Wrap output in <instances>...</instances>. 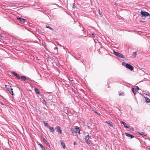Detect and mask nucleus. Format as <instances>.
<instances>
[{
    "label": "nucleus",
    "mask_w": 150,
    "mask_h": 150,
    "mask_svg": "<svg viewBox=\"0 0 150 150\" xmlns=\"http://www.w3.org/2000/svg\"><path fill=\"white\" fill-rule=\"evenodd\" d=\"M42 45H43L44 46H45V45L43 44V43H42Z\"/></svg>",
    "instance_id": "45"
},
{
    "label": "nucleus",
    "mask_w": 150,
    "mask_h": 150,
    "mask_svg": "<svg viewBox=\"0 0 150 150\" xmlns=\"http://www.w3.org/2000/svg\"><path fill=\"white\" fill-rule=\"evenodd\" d=\"M121 123L123 125L124 127L126 128H129L130 126L129 125V124L126 123L125 122H124L123 121H122Z\"/></svg>",
    "instance_id": "7"
},
{
    "label": "nucleus",
    "mask_w": 150,
    "mask_h": 150,
    "mask_svg": "<svg viewBox=\"0 0 150 150\" xmlns=\"http://www.w3.org/2000/svg\"><path fill=\"white\" fill-rule=\"evenodd\" d=\"M92 35L94 37H95V38H96L95 37V35H96V34L94 33H92Z\"/></svg>",
    "instance_id": "28"
},
{
    "label": "nucleus",
    "mask_w": 150,
    "mask_h": 150,
    "mask_svg": "<svg viewBox=\"0 0 150 150\" xmlns=\"http://www.w3.org/2000/svg\"><path fill=\"white\" fill-rule=\"evenodd\" d=\"M15 76H16V77L17 78V79H20V76L17 74V75H16Z\"/></svg>",
    "instance_id": "22"
},
{
    "label": "nucleus",
    "mask_w": 150,
    "mask_h": 150,
    "mask_svg": "<svg viewBox=\"0 0 150 150\" xmlns=\"http://www.w3.org/2000/svg\"><path fill=\"white\" fill-rule=\"evenodd\" d=\"M125 134L127 136L129 137H130L131 138H133L134 137V136L133 135H132L128 133H125Z\"/></svg>",
    "instance_id": "10"
},
{
    "label": "nucleus",
    "mask_w": 150,
    "mask_h": 150,
    "mask_svg": "<svg viewBox=\"0 0 150 150\" xmlns=\"http://www.w3.org/2000/svg\"><path fill=\"white\" fill-rule=\"evenodd\" d=\"M65 112L67 114L68 113V112L67 110Z\"/></svg>",
    "instance_id": "37"
},
{
    "label": "nucleus",
    "mask_w": 150,
    "mask_h": 150,
    "mask_svg": "<svg viewBox=\"0 0 150 150\" xmlns=\"http://www.w3.org/2000/svg\"><path fill=\"white\" fill-rule=\"evenodd\" d=\"M99 12L100 11V10L99 9Z\"/></svg>",
    "instance_id": "50"
},
{
    "label": "nucleus",
    "mask_w": 150,
    "mask_h": 150,
    "mask_svg": "<svg viewBox=\"0 0 150 150\" xmlns=\"http://www.w3.org/2000/svg\"><path fill=\"white\" fill-rule=\"evenodd\" d=\"M57 49H58V48H57V47H55V48H54V49L55 50H57Z\"/></svg>",
    "instance_id": "38"
},
{
    "label": "nucleus",
    "mask_w": 150,
    "mask_h": 150,
    "mask_svg": "<svg viewBox=\"0 0 150 150\" xmlns=\"http://www.w3.org/2000/svg\"><path fill=\"white\" fill-rule=\"evenodd\" d=\"M133 55L135 57H136V55H137V52H134L133 53Z\"/></svg>",
    "instance_id": "26"
},
{
    "label": "nucleus",
    "mask_w": 150,
    "mask_h": 150,
    "mask_svg": "<svg viewBox=\"0 0 150 150\" xmlns=\"http://www.w3.org/2000/svg\"><path fill=\"white\" fill-rule=\"evenodd\" d=\"M70 2V0H68L67 1V3L68 4V3H69Z\"/></svg>",
    "instance_id": "33"
},
{
    "label": "nucleus",
    "mask_w": 150,
    "mask_h": 150,
    "mask_svg": "<svg viewBox=\"0 0 150 150\" xmlns=\"http://www.w3.org/2000/svg\"><path fill=\"white\" fill-rule=\"evenodd\" d=\"M146 102L147 103H150V100L148 97H145Z\"/></svg>",
    "instance_id": "15"
},
{
    "label": "nucleus",
    "mask_w": 150,
    "mask_h": 150,
    "mask_svg": "<svg viewBox=\"0 0 150 150\" xmlns=\"http://www.w3.org/2000/svg\"><path fill=\"white\" fill-rule=\"evenodd\" d=\"M114 54L116 56L121 58H122L124 59L125 57V56L122 55V54L119 53L118 52L113 51Z\"/></svg>",
    "instance_id": "2"
},
{
    "label": "nucleus",
    "mask_w": 150,
    "mask_h": 150,
    "mask_svg": "<svg viewBox=\"0 0 150 150\" xmlns=\"http://www.w3.org/2000/svg\"><path fill=\"white\" fill-rule=\"evenodd\" d=\"M48 58H50L51 59H52V58L51 57H50V56H48Z\"/></svg>",
    "instance_id": "34"
},
{
    "label": "nucleus",
    "mask_w": 150,
    "mask_h": 150,
    "mask_svg": "<svg viewBox=\"0 0 150 150\" xmlns=\"http://www.w3.org/2000/svg\"><path fill=\"white\" fill-rule=\"evenodd\" d=\"M125 67L129 69L130 70L132 71L134 69L133 67L130 64L127 63L125 65Z\"/></svg>",
    "instance_id": "3"
},
{
    "label": "nucleus",
    "mask_w": 150,
    "mask_h": 150,
    "mask_svg": "<svg viewBox=\"0 0 150 150\" xmlns=\"http://www.w3.org/2000/svg\"><path fill=\"white\" fill-rule=\"evenodd\" d=\"M119 95L120 96L121 95V94H119Z\"/></svg>",
    "instance_id": "51"
},
{
    "label": "nucleus",
    "mask_w": 150,
    "mask_h": 150,
    "mask_svg": "<svg viewBox=\"0 0 150 150\" xmlns=\"http://www.w3.org/2000/svg\"><path fill=\"white\" fill-rule=\"evenodd\" d=\"M43 140L48 146H50V144L47 140H46L44 138H43Z\"/></svg>",
    "instance_id": "12"
},
{
    "label": "nucleus",
    "mask_w": 150,
    "mask_h": 150,
    "mask_svg": "<svg viewBox=\"0 0 150 150\" xmlns=\"http://www.w3.org/2000/svg\"><path fill=\"white\" fill-rule=\"evenodd\" d=\"M136 87L137 89L138 90H139L140 89L139 88V87L138 86H136Z\"/></svg>",
    "instance_id": "32"
},
{
    "label": "nucleus",
    "mask_w": 150,
    "mask_h": 150,
    "mask_svg": "<svg viewBox=\"0 0 150 150\" xmlns=\"http://www.w3.org/2000/svg\"><path fill=\"white\" fill-rule=\"evenodd\" d=\"M35 92L37 93V94H40V92H39V91L38 89V88H35Z\"/></svg>",
    "instance_id": "18"
},
{
    "label": "nucleus",
    "mask_w": 150,
    "mask_h": 150,
    "mask_svg": "<svg viewBox=\"0 0 150 150\" xmlns=\"http://www.w3.org/2000/svg\"><path fill=\"white\" fill-rule=\"evenodd\" d=\"M42 150H45V148L43 146L41 148Z\"/></svg>",
    "instance_id": "31"
},
{
    "label": "nucleus",
    "mask_w": 150,
    "mask_h": 150,
    "mask_svg": "<svg viewBox=\"0 0 150 150\" xmlns=\"http://www.w3.org/2000/svg\"><path fill=\"white\" fill-rule=\"evenodd\" d=\"M100 15L101 16V17L102 16V14L101 13H99Z\"/></svg>",
    "instance_id": "35"
},
{
    "label": "nucleus",
    "mask_w": 150,
    "mask_h": 150,
    "mask_svg": "<svg viewBox=\"0 0 150 150\" xmlns=\"http://www.w3.org/2000/svg\"><path fill=\"white\" fill-rule=\"evenodd\" d=\"M46 27L47 28H49L50 29L52 30H53V29L50 26H47V25H46Z\"/></svg>",
    "instance_id": "25"
},
{
    "label": "nucleus",
    "mask_w": 150,
    "mask_h": 150,
    "mask_svg": "<svg viewBox=\"0 0 150 150\" xmlns=\"http://www.w3.org/2000/svg\"><path fill=\"white\" fill-rule=\"evenodd\" d=\"M95 112V113H97V114H98V113H97V112L96 111Z\"/></svg>",
    "instance_id": "44"
},
{
    "label": "nucleus",
    "mask_w": 150,
    "mask_h": 150,
    "mask_svg": "<svg viewBox=\"0 0 150 150\" xmlns=\"http://www.w3.org/2000/svg\"><path fill=\"white\" fill-rule=\"evenodd\" d=\"M48 128L50 129V132L54 133V132L55 130L53 127H49Z\"/></svg>",
    "instance_id": "9"
},
{
    "label": "nucleus",
    "mask_w": 150,
    "mask_h": 150,
    "mask_svg": "<svg viewBox=\"0 0 150 150\" xmlns=\"http://www.w3.org/2000/svg\"><path fill=\"white\" fill-rule=\"evenodd\" d=\"M0 36H1V37H4V36H3V35H0Z\"/></svg>",
    "instance_id": "43"
},
{
    "label": "nucleus",
    "mask_w": 150,
    "mask_h": 150,
    "mask_svg": "<svg viewBox=\"0 0 150 150\" xmlns=\"http://www.w3.org/2000/svg\"><path fill=\"white\" fill-rule=\"evenodd\" d=\"M81 62H82V63H83V62H82V61L81 60Z\"/></svg>",
    "instance_id": "49"
},
{
    "label": "nucleus",
    "mask_w": 150,
    "mask_h": 150,
    "mask_svg": "<svg viewBox=\"0 0 150 150\" xmlns=\"http://www.w3.org/2000/svg\"><path fill=\"white\" fill-rule=\"evenodd\" d=\"M55 129L56 131L59 134H61L62 133V130L61 129L60 127L59 126L56 127L55 128Z\"/></svg>",
    "instance_id": "4"
},
{
    "label": "nucleus",
    "mask_w": 150,
    "mask_h": 150,
    "mask_svg": "<svg viewBox=\"0 0 150 150\" xmlns=\"http://www.w3.org/2000/svg\"><path fill=\"white\" fill-rule=\"evenodd\" d=\"M88 129H91V127L90 126H88Z\"/></svg>",
    "instance_id": "39"
},
{
    "label": "nucleus",
    "mask_w": 150,
    "mask_h": 150,
    "mask_svg": "<svg viewBox=\"0 0 150 150\" xmlns=\"http://www.w3.org/2000/svg\"><path fill=\"white\" fill-rule=\"evenodd\" d=\"M10 93L12 95V96H13L14 95V94L13 93V89H11L10 91H9Z\"/></svg>",
    "instance_id": "17"
},
{
    "label": "nucleus",
    "mask_w": 150,
    "mask_h": 150,
    "mask_svg": "<svg viewBox=\"0 0 150 150\" xmlns=\"http://www.w3.org/2000/svg\"><path fill=\"white\" fill-rule=\"evenodd\" d=\"M5 87L6 89L9 91L12 89L11 87L8 85H6Z\"/></svg>",
    "instance_id": "8"
},
{
    "label": "nucleus",
    "mask_w": 150,
    "mask_h": 150,
    "mask_svg": "<svg viewBox=\"0 0 150 150\" xmlns=\"http://www.w3.org/2000/svg\"><path fill=\"white\" fill-rule=\"evenodd\" d=\"M58 45H59L60 46H62L61 45H60L59 44H58Z\"/></svg>",
    "instance_id": "47"
},
{
    "label": "nucleus",
    "mask_w": 150,
    "mask_h": 150,
    "mask_svg": "<svg viewBox=\"0 0 150 150\" xmlns=\"http://www.w3.org/2000/svg\"><path fill=\"white\" fill-rule=\"evenodd\" d=\"M130 129L132 131H134V129L132 127H131L130 128Z\"/></svg>",
    "instance_id": "30"
},
{
    "label": "nucleus",
    "mask_w": 150,
    "mask_h": 150,
    "mask_svg": "<svg viewBox=\"0 0 150 150\" xmlns=\"http://www.w3.org/2000/svg\"><path fill=\"white\" fill-rule=\"evenodd\" d=\"M80 130L79 127L76 128V133H80Z\"/></svg>",
    "instance_id": "16"
},
{
    "label": "nucleus",
    "mask_w": 150,
    "mask_h": 150,
    "mask_svg": "<svg viewBox=\"0 0 150 150\" xmlns=\"http://www.w3.org/2000/svg\"><path fill=\"white\" fill-rule=\"evenodd\" d=\"M17 19L18 20H19L23 22V23H25V22H27V20L26 19H24L20 17H17Z\"/></svg>",
    "instance_id": "6"
},
{
    "label": "nucleus",
    "mask_w": 150,
    "mask_h": 150,
    "mask_svg": "<svg viewBox=\"0 0 150 150\" xmlns=\"http://www.w3.org/2000/svg\"><path fill=\"white\" fill-rule=\"evenodd\" d=\"M38 145L40 146L41 148L44 146L41 144L40 143L38 144Z\"/></svg>",
    "instance_id": "29"
},
{
    "label": "nucleus",
    "mask_w": 150,
    "mask_h": 150,
    "mask_svg": "<svg viewBox=\"0 0 150 150\" xmlns=\"http://www.w3.org/2000/svg\"><path fill=\"white\" fill-rule=\"evenodd\" d=\"M11 74H13V75L16 76V75H17V74L15 72H13L11 73Z\"/></svg>",
    "instance_id": "23"
},
{
    "label": "nucleus",
    "mask_w": 150,
    "mask_h": 150,
    "mask_svg": "<svg viewBox=\"0 0 150 150\" xmlns=\"http://www.w3.org/2000/svg\"><path fill=\"white\" fill-rule=\"evenodd\" d=\"M132 91L133 93L135 95L136 94V90L134 88H132Z\"/></svg>",
    "instance_id": "19"
},
{
    "label": "nucleus",
    "mask_w": 150,
    "mask_h": 150,
    "mask_svg": "<svg viewBox=\"0 0 150 150\" xmlns=\"http://www.w3.org/2000/svg\"><path fill=\"white\" fill-rule=\"evenodd\" d=\"M127 63H126L125 62H123L122 63V65H124V64H126Z\"/></svg>",
    "instance_id": "40"
},
{
    "label": "nucleus",
    "mask_w": 150,
    "mask_h": 150,
    "mask_svg": "<svg viewBox=\"0 0 150 150\" xmlns=\"http://www.w3.org/2000/svg\"><path fill=\"white\" fill-rule=\"evenodd\" d=\"M75 58H76V59L78 60V59L76 58L75 57H74Z\"/></svg>",
    "instance_id": "46"
},
{
    "label": "nucleus",
    "mask_w": 150,
    "mask_h": 150,
    "mask_svg": "<svg viewBox=\"0 0 150 150\" xmlns=\"http://www.w3.org/2000/svg\"><path fill=\"white\" fill-rule=\"evenodd\" d=\"M106 123L108 124V125L111 127H113L112 123V122L109 121H106Z\"/></svg>",
    "instance_id": "11"
},
{
    "label": "nucleus",
    "mask_w": 150,
    "mask_h": 150,
    "mask_svg": "<svg viewBox=\"0 0 150 150\" xmlns=\"http://www.w3.org/2000/svg\"><path fill=\"white\" fill-rule=\"evenodd\" d=\"M140 13L142 17L146 18L147 17L149 18H150V14L147 12L144 11L142 10L141 11Z\"/></svg>",
    "instance_id": "1"
},
{
    "label": "nucleus",
    "mask_w": 150,
    "mask_h": 150,
    "mask_svg": "<svg viewBox=\"0 0 150 150\" xmlns=\"http://www.w3.org/2000/svg\"><path fill=\"white\" fill-rule=\"evenodd\" d=\"M76 144V142H74V144L75 145Z\"/></svg>",
    "instance_id": "41"
},
{
    "label": "nucleus",
    "mask_w": 150,
    "mask_h": 150,
    "mask_svg": "<svg viewBox=\"0 0 150 150\" xmlns=\"http://www.w3.org/2000/svg\"><path fill=\"white\" fill-rule=\"evenodd\" d=\"M91 139V136L89 135H88L85 137V140L86 142L88 143L90 141L89 139Z\"/></svg>",
    "instance_id": "5"
},
{
    "label": "nucleus",
    "mask_w": 150,
    "mask_h": 150,
    "mask_svg": "<svg viewBox=\"0 0 150 150\" xmlns=\"http://www.w3.org/2000/svg\"><path fill=\"white\" fill-rule=\"evenodd\" d=\"M2 105H4V104L2 103H1Z\"/></svg>",
    "instance_id": "48"
},
{
    "label": "nucleus",
    "mask_w": 150,
    "mask_h": 150,
    "mask_svg": "<svg viewBox=\"0 0 150 150\" xmlns=\"http://www.w3.org/2000/svg\"><path fill=\"white\" fill-rule=\"evenodd\" d=\"M42 103L46 105V101L44 100V99H43L42 100Z\"/></svg>",
    "instance_id": "24"
},
{
    "label": "nucleus",
    "mask_w": 150,
    "mask_h": 150,
    "mask_svg": "<svg viewBox=\"0 0 150 150\" xmlns=\"http://www.w3.org/2000/svg\"><path fill=\"white\" fill-rule=\"evenodd\" d=\"M71 1L72 2V4L74 6L75 4V3H74V0H71Z\"/></svg>",
    "instance_id": "27"
},
{
    "label": "nucleus",
    "mask_w": 150,
    "mask_h": 150,
    "mask_svg": "<svg viewBox=\"0 0 150 150\" xmlns=\"http://www.w3.org/2000/svg\"><path fill=\"white\" fill-rule=\"evenodd\" d=\"M0 36H1V37H4V36H3V35H0Z\"/></svg>",
    "instance_id": "42"
},
{
    "label": "nucleus",
    "mask_w": 150,
    "mask_h": 150,
    "mask_svg": "<svg viewBox=\"0 0 150 150\" xmlns=\"http://www.w3.org/2000/svg\"><path fill=\"white\" fill-rule=\"evenodd\" d=\"M61 145L63 147L64 149H65V143L63 141H62L61 143Z\"/></svg>",
    "instance_id": "13"
},
{
    "label": "nucleus",
    "mask_w": 150,
    "mask_h": 150,
    "mask_svg": "<svg viewBox=\"0 0 150 150\" xmlns=\"http://www.w3.org/2000/svg\"><path fill=\"white\" fill-rule=\"evenodd\" d=\"M21 78L22 79L23 81H25L26 80V77L25 76H21Z\"/></svg>",
    "instance_id": "14"
},
{
    "label": "nucleus",
    "mask_w": 150,
    "mask_h": 150,
    "mask_svg": "<svg viewBox=\"0 0 150 150\" xmlns=\"http://www.w3.org/2000/svg\"><path fill=\"white\" fill-rule=\"evenodd\" d=\"M71 130L72 131V133H73V132H74V129H71Z\"/></svg>",
    "instance_id": "36"
},
{
    "label": "nucleus",
    "mask_w": 150,
    "mask_h": 150,
    "mask_svg": "<svg viewBox=\"0 0 150 150\" xmlns=\"http://www.w3.org/2000/svg\"><path fill=\"white\" fill-rule=\"evenodd\" d=\"M140 134L142 136L144 135V136H146V134L144 133L143 132H142L140 133Z\"/></svg>",
    "instance_id": "21"
},
{
    "label": "nucleus",
    "mask_w": 150,
    "mask_h": 150,
    "mask_svg": "<svg viewBox=\"0 0 150 150\" xmlns=\"http://www.w3.org/2000/svg\"><path fill=\"white\" fill-rule=\"evenodd\" d=\"M44 125L45 126L47 127L48 128H49V126L48 125V123L47 122H44Z\"/></svg>",
    "instance_id": "20"
}]
</instances>
